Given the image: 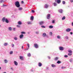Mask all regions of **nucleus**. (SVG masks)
<instances>
[{"label":"nucleus","instance_id":"f257e3e1","mask_svg":"<svg viewBox=\"0 0 73 73\" xmlns=\"http://www.w3.org/2000/svg\"><path fill=\"white\" fill-rule=\"evenodd\" d=\"M15 4L17 8H19L20 7V2L19 1H16L15 3Z\"/></svg>","mask_w":73,"mask_h":73},{"label":"nucleus","instance_id":"f03ea898","mask_svg":"<svg viewBox=\"0 0 73 73\" xmlns=\"http://www.w3.org/2000/svg\"><path fill=\"white\" fill-rule=\"evenodd\" d=\"M34 46L35 48H38V45L37 44H34Z\"/></svg>","mask_w":73,"mask_h":73},{"label":"nucleus","instance_id":"7ed1b4c3","mask_svg":"<svg viewBox=\"0 0 73 73\" xmlns=\"http://www.w3.org/2000/svg\"><path fill=\"white\" fill-rule=\"evenodd\" d=\"M6 19H7V18L5 17H4L2 18V21L3 22H5V20H6Z\"/></svg>","mask_w":73,"mask_h":73},{"label":"nucleus","instance_id":"20e7f679","mask_svg":"<svg viewBox=\"0 0 73 73\" xmlns=\"http://www.w3.org/2000/svg\"><path fill=\"white\" fill-rule=\"evenodd\" d=\"M66 32H69L71 31V29L70 28H68L66 30Z\"/></svg>","mask_w":73,"mask_h":73},{"label":"nucleus","instance_id":"39448f33","mask_svg":"<svg viewBox=\"0 0 73 73\" xmlns=\"http://www.w3.org/2000/svg\"><path fill=\"white\" fill-rule=\"evenodd\" d=\"M14 63L15 65H16V66H17V65H18V63H17L16 61H14Z\"/></svg>","mask_w":73,"mask_h":73},{"label":"nucleus","instance_id":"423d86ee","mask_svg":"<svg viewBox=\"0 0 73 73\" xmlns=\"http://www.w3.org/2000/svg\"><path fill=\"white\" fill-rule=\"evenodd\" d=\"M44 22L43 21H41L39 22V24L41 25H43V24H44Z\"/></svg>","mask_w":73,"mask_h":73},{"label":"nucleus","instance_id":"0eeeda50","mask_svg":"<svg viewBox=\"0 0 73 73\" xmlns=\"http://www.w3.org/2000/svg\"><path fill=\"white\" fill-rule=\"evenodd\" d=\"M48 7H49V5L46 4L44 6V8H48Z\"/></svg>","mask_w":73,"mask_h":73},{"label":"nucleus","instance_id":"6e6552de","mask_svg":"<svg viewBox=\"0 0 73 73\" xmlns=\"http://www.w3.org/2000/svg\"><path fill=\"white\" fill-rule=\"evenodd\" d=\"M23 37H24V35H23V34H21L20 35V38L21 39L23 38Z\"/></svg>","mask_w":73,"mask_h":73},{"label":"nucleus","instance_id":"1a4fd4ad","mask_svg":"<svg viewBox=\"0 0 73 73\" xmlns=\"http://www.w3.org/2000/svg\"><path fill=\"white\" fill-rule=\"evenodd\" d=\"M59 48L60 50H63L64 49V47H60Z\"/></svg>","mask_w":73,"mask_h":73},{"label":"nucleus","instance_id":"9d476101","mask_svg":"<svg viewBox=\"0 0 73 73\" xmlns=\"http://www.w3.org/2000/svg\"><path fill=\"white\" fill-rule=\"evenodd\" d=\"M58 11L60 13H62V12H63V10L62 9H60Z\"/></svg>","mask_w":73,"mask_h":73},{"label":"nucleus","instance_id":"9b49d317","mask_svg":"<svg viewBox=\"0 0 73 73\" xmlns=\"http://www.w3.org/2000/svg\"><path fill=\"white\" fill-rule=\"evenodd\" d=\"M27 23L28 24V25H31V24H32V22H30V21H28L27 22Z\"/></svg>","mask_w":73,"mask_h":73},{"label":"nucleus","instance_id":"f8f14e48","mask_svg":"<svg viewBox=\"0 0 73 73\" xmlns=\"http://www.w3.org/2000/svg\"><path fill=\"white\" fill-rule=\"evenodd\" d=\"M8 45V43L7 42H6L4 43L3 45L5 46H7V45Z\"/></svg>","mask_w":73,"mask_h":73},{"label":"nucleus","instance_id":"ddd939ff","mask_svg":"<svg viewBox=\"0 0 73 73\" xmlns=\"http://www.w3.org/2000/svg\"><path fill=\"white\" fill-rule=\"evenodd\" d=\"M57 3L58 4H60L61 3V0H57Z\"/></svg>","mask_w":73,"mask_h":73},{"label":"nucleus","instance_id":"4468645a","mask_svg":"<svg viewBox=\"0 0 73 73\" xmlns=\"http://www.w3.org/2000/svg\"><path fill=\"white\" fill-rule=\"evenodd\" d=\"M53 5L54 7H56V6L57 5V4L56 2H54L53 3Z\"/></svg>","mask_w":73,"mask_h":73},{"label":"nucleus","instance_id":"2eb2a0df","mask_svg":"<svg viewBox=\"0 0 73 73\" xmlns=\"http://www.w3.org/2000/svg\"><path fill=\"white\" fill-rule=\"evenodd\" d=\"M46 34L45 33H43L42 35V36H43V37H46Z\"/></svg>","mask_w":73,"mask_h":73},{"label":"nucleus","instance_id":"dca6fc26","mask_svg":"<svg viewBox=\"0 0 73 73\" xmlns=\"http://www.w3.org/2000/svg\"><path fill=\"white\" fill-rule=\"evenodd\" d=\"M38 66H42V64H41V63L39 62L38 63Z\"/></svg>","mask_w":73,"mask_h":73},{"label":"nucleus","instance_id":"f3484780","mask_svg":"<svg viewBox=\"0 0 73 73\" xmlns=\"http://www.w3.org/2000/svg\"><path fill=\"white\" fill-rule=\"evenodd\" d=\"M4 2H5L4 0H0V3H4Z\"/></svg>","mask_w":73,"mask_h":73},{"label":"nucleus","instance_id":"a211bd4d","mask_svg":"<svg viewBox=\"0 0 73 73\" xmlns=\"http://www.w3.org/2000/svg\"><path fill=\"white\" fill-rule=\"evenodd\" d=\"M50 14H48L47 15V19H49L50 18Z\"/></svg>","mask_w":73,"mask_h":73},{"label":"nucleus","instance_id":"6ab92c4d","mask_svg":"<svg viewBox=\"0 0 73 73\" xmlns=\"http://www.w3.org/2000/svg\"><path fill=\"white\" fill-rule=\"evenodd\" d=\"M18 24H19V25H21V24H22V23H21V22L19 21L18 22Z\"/></svg>","mask_w":73,"mask_h":73},{"label":"nucleus","instance_id":"aec40b11","mask_svg":"<svg viewBox=\"0 0 73 73\" xmlns=\"http://www.w3.org/2000/svg\"><path fill=\"white\" fill-rule=\"evenodd\" d=\"M34 19V17L33 16H31V20H33Z\"/></svg>","mask_w":73,"mask_h":73},{"label":"nucleus","instance_id":"412c9836","mask_svg":"<svg viewBox=\"0 0 73 73\" xmlns=\"http://www.w3.org/2000/svg\"><path fill=\"white\" fill-rule=\"evenodd\" d=\"M4 61L5 62V63L6 64L7 63H8V60H7L6 59H5L4 60Z\"/></svg>","mask_w":73,"mask_h":73},{"label":"nucleus","instance_id":"4be33fe9","mask_svg":"<svg viewBox=\"0 0 73 73\" xmlns=\"http://www.w3.org/2000/svg\"><path fill=\"white\" fill-rule=\"evenodd\" d=\"M52 67V68H54V67H56V66L54 64H52L51 65Z\"/></svg>","mask_w":73,"mask_h":73},{"label":"nucleus","instance_id":"5701e85b","mask_svg":"<svg viewBox=\"0 0 73 73\" xmlns=\"http://www.w3.org/2000/svg\"><path fill=\"white\" fill-rule=\"evenodd\" d=\"M5 22L6 23H9V21L7 19H6V20L5 21Z\"/></svg>","mask_w":73,"mask_h":73},{"label":"nucleus","instance_id":"b1692460","mask_svg":"<svg viewBox=\"0 0 73 73\" xmlns=\"http://www.w3.org/2000/svg\"><path fill=\"white\" fill-rule=\"evenodd\" d=\"M14 39L15 40H17V39H18L17 38V37L15 36L14 37Z\"/></svg>","mask_w":73,"mask_h":73},{"label":"nucleus","instance_id":"393cba45","mask_svg":"<svg viewBox=\"0 0 73 73\" xmlns=\"http://www.w3.org/2000/svg\"><path fill=\"white\" fill-rule=\"evenodd\" d=\"M57 37L58 39H60L61 38V36L58 35L57 36Z\"/></svg>","mask_w":73,"mask_h":73},{"label":"nucleus","instance_id":"a878e982","mask_svg":"<svg viewBox=\"0 0 73 73\" xmlns=\"http://www.w3.org/2000/svg\"><path fill=\"white\" fill-rule=\"evenodd\" d=\"M53 28V26L50 25L49 26V28L50 29H52V28Z\"/></svg>","mask_w":73,"mask_h":73},{"label":"nucleus","instance_id":"bb28decb","mask_svg":"<svg viewBox=\"0 0 73 73\" xmlns=\"http://www.w3.org/2000/svg\"><path fill=\"white\" fill-rule=\"evenodd\" d=\"M69 61L70 62H73V59H70L69 60Z\"/></svg>","mask_w":73,"mask_h":73},{"label":"nucleus","instance_id":"cd10ccee","mask_svg":"<svg viewBox=\"0 0 73 73\" xmlns=\"http://www.w3.org/2000/svg\"><path fill=\"white\" fill-rule=\"evenodd\" d=\"M23 9V8L22 7H19L18 9V10H19V11H21Z\"/></svg>","mask_w":73,"mask_h":73},{"label":"nucleus","instance_id":"c85d7f7f","mask_svg":"<svg viewBox=\"0 0 73 73\" xmlns=\"http://www.w3.org/2000/svg\"><path fill=\"white\" fill-rule=\"evenodd\" d=\"M31 53H29L28 54H27V56L28 57H31Z\"/></svg>","mask_w":73,"mask_h":73},{"label":"nucleus","instance_id":"c756f323","mask_svg":"<svg viewBox=\"0 0 73 73\" xmlns=\"http://www.w3.org/2000/svg\"><path fill=\"white\" fill-rule=\"evenodd\" d=\"M68 52H69V53H72V50H68Z\"/></svg>","mask_w":73,"mask_h":73},{"label":"nucleus","instance_id":"7c9ffc66","mask_svg":"<svg viewBox=\"0 0 73 73\" xmlns=\"http://www.w3.org/2000/svg\"><path fill=\"white\" fill-rule=\"evenodd\" d=\"M9 30L10 31H12V27H9Z\"/></svg>","mask_w":73,"mask_h":73},{"label":"nucleus","instance_id":"2f4dec72","mask_svg":"<svg viewBox=\"0 0 73 73\" xmlns=\"http://www.w3.org/2000/svg\"><path fill=\"white\" fill-rule=\"evenodd\" d=\"M13 54V51H10L9 52V54Z\"/></svg>","mask_w":73,"mask_h":73},{"label":"nucleus","instance_id":"473e14b6","mask_svg":"<svg viewBox=\"0 0 73 73\" xmlns=\"http://www.w3.org/2000/svg\"><path fill=\"white\" fill-rule=\"evenodd\" d=\"M20 59H21V60H23V56H20Z\"/></svg>","mask_w":73,"mask_h":73},{"label":"nucleus","instance_id":"72a5a7b5","mask_svg":"<svg viewBox=\"0 0 73 73\" xmlns=\"http://www.w3.org/2000/svg\"><path fill=\"white\" fill-rule=\"evenodd\" d=\"M65 38L66 39H67V40L69 39V37L68 36H66L65 37Z\"/></svg>","mask_w":73,"mask_h":73},{"label":"nucleus","instance_id":"f704fd0d","mask_svg":"<svg viewBox=\"0 0 73 73\" xmlns=\"http://www.w3.org/2000/svg\"><path fill=\"white\" fill-rule=\"evenodd\" d=\"M61 62L60 61V60H58L57 62V64H60V63H61Z\"/></svg>","mask_w":73,"mask_h":73},{"label":"nucleus","instance_id":"c9c22d12","mask_svg":"<svg viewBox=\"0 0 73 73\" xmlns=\"http://www.w3.org/2000/svg\"><path fill=\"white\" fill-rule=\"evenodd\" d=\"M58 57H56V58H55V61H56V60H58Z\"/></svg>","mask_w":73,"mask_h":73},{"label":"nucleus","instance_id":"e433bc0d","mask_svg":"<svg viewBox=\"0 0 73 73\" xmlns=\"http://www.w3.org/2000/svg\"><path fill=\"white\" fill-rule=\"evenodd\" d=\"M68 56H71V55H72V53H69L68 54Z\"/></svg>","mask_w":73,"mask_h":73},{"label":"nucleus","instance_id":"4c0bfd02","mask_svg":"<svg viewBox=\"0 0 73 73\" xmlns=\"http://www.w3.org/2000/svg\"><path fill=\"white\" fill-rule=\"evenodd\" d=\"M52 32H50L49 33V35L50 36H52Z\"/></svg>","mask_w":73,"mask_h":73},{"label":"nucleus","instance_id":"58836bf2","mask_svg":"<svg viewBox=\"0 0 73 73\" xmlns=\"http://www.w3.org/2000/svg\"><path fill=\"white\" fill-rule=\"evenodd\" d=\"M65 17H63L62 18V20H65Z\"/></svg>","mask_w":73,"mask_h":73},{"label":"nucleus","instance_id":"ea45409f","mask_svg":"<svg viewBox=\"0 0 73 73\" xmlns=\"http://www.w3.org/2000/svg\"><path fill=\"white\" fill-rule=\"evenodd\" d=\"M17 27L18 28H20L21 27V26L20 25H18L17 26Z\"/></svg>","mask_w":73,"mask_h":73},{"label":"nucleus","instance_id":"a19ab883","mask_svg":"<svg viewBox=\"0 0 73 73\" xmlns=\"http://www.w3.org/2000/svg\"><path fill=\"white\" fill-rule=\"evenodd\" d=\"M41 28H45V26L43 25L41 26Z\"/></svg>","mask_w":73,"mask_h":73},{"label":"nucleus","instance_id":"79ce46f5","mask_svg":"<svg viewBox=\"0 0 73 73\" xmlns=\"http://www.w3.org/2000/svg\"><path fill=\"white\" fill-rule=\"evenodd\" d=\"M35 33L36 34H37V35L39 34V32H38V31H36L35 32Z\"/></svg>","mask_w":73,"mask_h":73},{"label":"nucleus","instance_id":"37998d69","mask_svg":"<svg viewBox=\"0 0 73 73\" xmlns=\"http://www.w3.org/2000/svg\"><path fill=\"white\" fill-rule=\"evenodd\" d=\"M62 3L63 4H65V1H63L62 2Z\"/></svg>","mask_w":73,"mask_h":73},{"label":"nucleus","instance_id":"c03bdc74","mask_svg":"<svg viewBox=\"0 0 73 73\" xmlns=\"http://www.w3.org/2000/svg\"><path fill=\"white\" fill-rule=\"evenodd\" d=\"M64 57H65L66 58V57H68V55H65L64 56Z\"/></svg>","mask_w":73,"mask_h":73},{"label":"nucleus","instance_id":"a18cd8bd","mask_svg":"<svg viewBox=\"0 0 73 73\" xmlns=\"http://www.w3.org/2000/svg\"><path fill=\"white\" fill-rule=\"evenodd\" d=\"M21 34H25V33L24 32H21Z\"/></svg>","mask_w":73,"mask_h":73},{"label":"nucleus","instance_id":"49530a36","mask_svg":"<svg viewBox=\"0 0 73 73\" xmlns=\"http://www.w3.org/2000/svg\"><path fill=\"white\" fill-rule=\"evenodd\" d=\"M70 1L71 3H73V0H70Z\"/></svg>","mask_w":73,"mask_h":73},{"label":"nucleus","instance_id":"de8ad7c7","mask_svg":"<svg viewBox=\"0 0 73 73\" xmlns=\"http://www.w3.org/2000/svg\"><path fill=\"white\" fill-rule=\"evenodd\" d=\"M11 46H12V47H14V46H15V45H14V44H11Z\"/></svg>","mask_w":73,"mask_h":73},{"label":"nucleus","instance_id":"09e8293b","mask_svg":"<svg viewBox=\"0 0 73 73\" xmlns=\"http://www.w3.org/2000/svg\"><path fill=\"white\" fill-rule=\"evenodd\" d=\"M52 23L53 24H54V23H55V22L54 21V20H53Z\"/></svg>","mask_w":73,"mask_h":73},{"label":"nucleus","instance_id":"8fccbe9b","mask_svg":"<svg viewBox=\"0 0 73 73\" xmlns=\"http://www.w3.org/2000/svg\"><path fill=\"white\" fill-rule=\"evenodd\" d=\"M11 69L12 70H13V67H11Z\"/></svg>","mask_w":73,"mask_h":73},{"label":"nucleus","instance_id":"3c124183","mask_svg":"<svg viewBox=\"0 0 73 73\" xmlns=\"http://www.w3.org/2000/svg\"><path fill=\"white\" fill-rule=\"evenodd\" d=\"M13 30L14 31H15V30H16V28H13Z\"/></svg>","mask_w":73,"mask_h":73},{"label":"nucleus","instance_id":"603ef678","mask_svg":"<svg viewBox=\"0 0 73 73\" xmlns=\"http://www.w3.org/2000/svg\"><path fill=\"white\" fill-rule=\"evenodd\" d=\"M27 46H28V48H29V44H27Z\"/></svg>","mask_w":73,"mask_h":73},{"label":"nucleus","instance_id":"864d4df0","mask_svg":"<svg viewBox=\"0 0 73 73\" xmlns=\"http://www.w3.org/2000/svg\"><path fill=\"white\" fill-rule=\"evenodd\" d=\"M29 47H28V48H27L26 49H25V50H28V49H29Z\"/></svg>","mask_w":73,"mask_h":73},{"label":"nucleus","instance_id":"5fc2aeb1","mask_svg":"<svg viewBox=\"0 0 73 73\" xmlns=\"http://www.w3.org/2000/svg\"><path fill=\"white\" fill-rule=\"evenodd\" d=\"M32 13H35V11L34 10H32Z\"/></svg>","mask_w":73,"mask_h":73},{"label":"nucleus","instance_id":"6e6d98bb","mask_svg":"<svg viewBox=\"0 0 73 73\" xmlns=\"http://www.w3.org/2000/svg\"><path fill=\"white\" fill-rule=\"evenodd\" d=\"M21 3H22V4H24V1H21Z\"/></svg>","mask_w":73,"mask_h":73},{"label":"nucleus","instance_id":"4d7b16f0","mask_svg":"<svg viewBox=\"0 0 73 73\" xmlns=\"http://www.w3.org/2000/svg\"><path fill=\"white\" fill-rule=\"evenodd\" d=\"M65 67H62V68H62V69H64V68H65Z\"/></svg>","mask_w":73,"mask_h":73},{"label":"nucleus","instance_id":"13d9d810","mask_svg":"<svg viewBox=\"0 0 73 73\" xmlns=\"http://www.w3.org/2000/svg\"><path fill=\"white\" fill-rule=\"evenodd\" d=\"M70 35H73V33L72 32H71L70 33Z\"/></svg>","mask_w":73,"mask_h":73},{"label":"nucleus","instance_id":"bf43d9fd","mask_svg":"<svg viewBox=\"0 0 73 73\" xmlns=\"http://www.w3.org/2000/svg\"><path fill=\"white\" fill-rule=\"evenodd\" d=\"M48 58L50 59V56H48Z\"/></svg>","mask_w":73,"mask_h":73},{"label":"nucleus","instance_id":"052dcab7","mask_svg":"<svg viewBox=\"0 0 73 73\" xmlns=\"http://www.w3.org/2000/svg\"><path fill=\"white\" fill-rule=\"evenodd\" d=\"M72 25L73 26V22L72 23Z\"/></svg>","mask_w":73,"mask_h":73},{"label":"nucleus","instance_id":"680f3d73","mask_svg":"<svg viewBox=\"0 0 73 73\" xmlns=\"http://www.w3.org/2000/svg\"><path fill=\"white\" fill-rule=\"evenodd\" d=\"M3 6H6V5H3Z\"/></svg>","mask_w":73,"mask_h":73},{"label":"nucleus","instance_id":"e2e57ef3","mask_svg":"<svg viewBox=\"0 0 73 73\" xmlns=\"http://www.w3.org/2000/svg\"><path fill=\"white\" fill-rule=\"evenodd\" d=\"M31 72H33V70H31Z\"/></svg>","mask_w":73,"mask_h":73},{"label":"nucleus","instance_id":"0e129e2a","mask_svg":"<svg viewBox=\"0 0 73 73\" xmlns=\"http://www.w3.org/2000/svg\"><path fill=\"white\" fill-rule=\"evenodd\" d=\"M22 49H23L24 48V47L23 46H22Z\"/></svg>","mask_w":73,"mask_h":73},{"label":"nucleus","instance_id":"69168bd1","mask_svg":"<svg viewBox=\"0 0 73 73\" xmlns=\"http://www.w3.org/2000/svg\"><path fill=\"white\" fill-rule=\"evenodd\" d=\"M57 0H55V2H57Z\"/></svg>","mask_w":73,"mask_h":73},{"label":"nucleus","instance_id":"338daca9","mask_svg":"<svg viewBox=\"0 0 73 73\" xmlns=\"http://www.w3.org/2000/svg\"><path fill=\"white\" fill-rule=\"evenodd\" d=\"M1 69V67H0V70Z\"/></svg>","mask_w":73,"mask_h":73},{"label":"nucleus","instance_id":"774afa93","mask_svg":"<svg viewBox=\"0 0 73 73\" xmlns=\"http://www.w3.org/2000/svg\"><path fill=\"white\" fill-rule=\"evenodd\" d=\"M3 73H7V72H4Z\"/></svg>","mask_w":73,"mask_h":73}]
</instances>
